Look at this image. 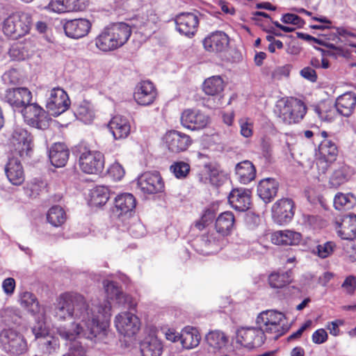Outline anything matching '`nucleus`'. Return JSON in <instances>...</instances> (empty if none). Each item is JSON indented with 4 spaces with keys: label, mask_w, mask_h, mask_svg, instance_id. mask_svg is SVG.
Returning a JSON list of instances; mask_svg holds the SVG:
<instances>
[{
    "label": "nucleus",
    "mask_w": 356,
    "mask_h": 356,
    "mask_svg": "<svg viewBox=\"0 0 356 356\" xmlns=\"http://www.w3.org/2000/svg\"><path fill=\"white\" fill-rule=\"evenodd\" d=\"M353 174V170L348 165L343 163H339L330 178L329 184L332 187L338 188L347 182Z\"/></svg>",
    "instance_id": "obj_32"
},
{
    "label": "nucleus",
    "mask_w": 356,
    "mask_h": 356,
    "mask_svg": "<svg viewBox=\"0 0 356 356\" xmlns=\"http://www.w3.org/2000/svg\"><path fill=\"white\" fill-rule=\"evenodd\" d=\"M300 75L311 82H316L317 81V74L316 71L310 67H305L300 70Z\"/></svg>",
    "instance_id": "obj_62"
},
{
    "label": "nucleus",
    "mask_w": 356,
    "mask_h": 356,
    "mask_svg": "<svg viewBox=\"0 0 356 356\" xmlns=\"http://www.w3.org/2000/svg\"><path fill=\"white\" fill-rule=\"evenodd\" d=\"M108 126L115 140L126 138L131 132L129 120L121 115L114 116Z\"/></svg>",
    "instance_id": "obj_23"
},
{
    "label": "nucleus",
    "mask_w": 356,
    "mask_h": 356,
    "mask_svg": "<svg viewBox=\"0 0 356 356\" xmlns=\"http://www.w3.org/2000/svg\"><path fill=\"white\" fill-rule=\"evenodd\" d=\"M225 83L220 76H213L207 79L202 85L203 91L206 95L215 96L220 95L224 90Z\"/></svg>",
    "instance_id": "obj_37"
},
{
    "label": "nucleus",
    "mask_w": 356,
    "mask_h": 356,
    "mask_svg": "<svg viewBox=\"0 0 356 356\" xmlns=\"http://www.w3.org/2000/svg\"><path fill=\"white\" fill-rule=\"evenodd\" d=\"M179 338L183 347L186 349L197 347L201 339L198 330L191 326H187L181 330Z\"/></svg>",
    "instance_id": "obj_34"
},
{
    "label": "nucleus",
    "mask_w": 356,
    "mask_h": 356,
    "mask_svg": "<svg viewBox=\"0 0 356 356\" xmlns=\"http://www.w3.org/2000/svg\"><path fill=\"white\" fill-rule=\"evenodd\" d=\"M281 20L284 24H291L293 25H296L298 27H302L305 24L304 20L300 17L292 13H286L283 15Z\"/></svg>",
    "instance_id": "obj_55"
},
{
    "label": "nucleus",
    "mask_w": 356,
    "mask_h": 356,
    "mask_svg": "<svg viewBox=\"0 0 356 356\" xmlns=\"http://www.w3.org/2000/svg\"><path fill=\"white\" fill-rule=\"evenodd\" d=\"M47 219L54 227H59L65 222L66 213L61 207L53 206L47 212Z\"/></svg>",
    "instance_id": "obj_43"
},
{
    "label": "nucleus",
    "mask_w": 356,
    "mask_h": 356,
    "mask_svg": "<svg viewBox=\"0 0 356 356\" xmlns=\"http://www.w3.org/2000/svg\"><path fill=\"white\" fill-rule=\"evenodd\" d=\"M235 170L237 179L243 184L250 183L256 176L255 167L252 163L248 160H245L237 163Z\"/></svg>",
    "instance_id": "obj_33"
},
{
    "label": "nucleus",
    "mask_w": 356,
    "mask_h": 356,
    "mask_svg": "<svg viewBox=\"0 0 356 356\" xmlns=\"http://www.w3.org/2000/svg\"><path fill=\"white\" fill-rule=\"evenodd\" d=\"M256 321L259 325H268L269 324L285 323L286 318L284 314L281 312L266 310L259 314Z\"/></svg>",
    "instance_id": "obj_36"
},
{
    "label": "nucleus",
    "mask_w": 356,
    "mask_h": 356,
    "mask_svg": "<svg viewBox=\"0 0 356 356\" xmlns=\"http://www.w3.org/2000/svg\"><path fill=\"white\" fill-rule=\"evenodd\" d=\"M334 104L339 115L349 117L356 106V94L353 92H346L337 97Z\"/></svg>",
    "instance_id": "obj_25"
},
{
    "label": "nucleus",
    "mask_w": 356,
    "mask_h": 356,
    "mask_svg": "<svg viewBox=\"0 0 356 356\" xmlns=\"http://www.w3.org/2000/svg\"><path fill=\"white\" fill-rule=\"evenodd\" d=\"M48 8L55 13H66L67 7L64 0H52L48 4Z\"/></svg>",
    "instance_id": "obj_59"
},
{
    "label": "nucleus",
    "mask_w": 356,
    "mask_h": 356,
    "mask_svg": "<svg viewBox=\"0 0 356 356\" xmlns=\"http://www.w3.org/2000/svg\"><path fill=\"white\" fill-rule=\"evenodd\" d=\"M108 174L115 180H120L125 174L123 167L119 163H114L108 169Z\"/></svg>",
    "instance_id": "obj_56"
},
{
    "label": "nucleus",
    "mask_w": 356,
    "mask_h": 356,
    "mask_svg": "<svg viewBox=\"0 0 356 356\" xmlns=\"http://www.w3.org/2000/svg\"><path fill=\"white\" fill-rule=\"evenodd\" d=\"M0 348L10 355H20L28 349L24 336L14 329H3L0 332Z\"/></svg>",
    "instance_id": "obj_5"
},
{
    "label": "nucleus",
    "mask_w": 356,
    "mask_h": 356,
    "mask_svg": "<svg viewBox=\"0 0 356 356\" xmlns=\"http://www.w3.org/2000/svg\"><path fill=\"white\" fill-rule=\"evenodd\" d=\"M306 110V106L301 100L290 98L279 101L275 112L284 123L291 124L299 122L304 118Z\"/></svg>",
    "instance_id": "obj_4"
},
{
    "label": "nucleus",
    "mask_w": 356,
    "mask_h": 356,
    "mask_svg": "<svg viewBox=\"0 0 356 356\" xmlns=\"http://www.w3.org/2000/svg\"><path fill=\"white\" fill-rule=\"evenodd\" d=\"M175 21L180 33L188 38L194 36L199 25V18L195 13H181L175 17Z\"/></svg>",
    "instance_id": "obj_14"
},
{
    "label": "nucleus",
    "mask_w": 356,
    "mask_h": 356,
    "mask_svg": "<svg viewBox=\"0 0 356 356\" xmlns=\"http://www.w3.org/2000/svg\"><path fill=\"white\" fill-rule=\"evenodd\" d=\"M279 187L278 182L273 178L261 180L257 186V194L265 203H268L276 196Z\"/></svg>",
    "instance_id": "obj_29"
},
{
    "label": "nucleus",
    "mask_w": 356,
    "mask_h": 356,
    "mask_svg": "<svg viewBox=\"0 0 356 356\" xmlns=\"http://www.w3.org/2000/svg\"><path fill=\"white\" fill-rule=\"evenodd\" d=\"M241 126V134L245 138L252 135V124L248 121V119H241L239 121Z\"/></svg>",
    "instance_id": "obj_60"
},
{
    "label": "nucleus",
    "mask_w": 356,
    "mask_h": 356,
    "mask_svg": "<svg viewBox=\"0 0 356 356\" xmlns=\"http://www.w3.org/2000/svg\"><path fill=\"white\" fill-rule=\"evenodd\" d=\"M312 341L316 344H321L327 339V333L324 329H318L312 334Z\"/></svg>",
    "instance_id": "obj_61"
},
{
    "label": "nucleus",
    "mask_w": 356,
    "mask_h": 356,
    "mask_svg": "<svg viewBox=\"0 0 356 356\" xmlns=\"http://www.w3.org/2000/svg\"><path fill=\"white\" fill-rule=\"evenodd\" d=\"M110 197V191L107 186H98L91 191V203L95 206L105 204Z\"/></svg>",
    "instance_id": "obj_44"
},
{
    "label": "nucleus",
    "mask_w": 356,
    "mask_h": 356,
    "mask_svg": "<svg viewBox=\"0 0 356 356\" xmlns=\"http://www.w3.org/2000/svg\"><path fill=\"white\" fill-rule=\"evenodd\" d=\"M315 112L322 120L325 122H332L336 118L337 113H338L335 104L332 106L325 104L316 107Z\"/></svg>",
    "instance_id": "obj_47"
},
{
    "label": "nucleus",
    "mask_w": 356,
    "mask_h": 356,
    "mask_svg": "<svg viewBox=\"0 0 356 356\" xmlns=\"http://www.w3.org/2000/svg\"><path fill=\"white\" fill-rule=\"evenodd\" d=\"M346 256L349 258L350 261H356V241L352 240L346 248Z\"/></svg>",
    "instance_id": "obj_64"
},
{
    "label": "nucleus",
    "mask_w": 356,
    "mask_h": 356,
    "mask_svg": "<svg viewBox=\"0 0 356 356\" xmlns=\"http://www.w3.org/2000/svg\"><path fill=\"white\" fill-rule=\"evenodd\" d=\"M264 332L273 334V338L277 339L283 335L289 330V327L286 323L269 324L268 325H263Z\"/></svg>",
    "instance_id": "obj_51"
},
{
    "label": "nucleus",
    "mask_w": 356,
    "mask_h": 356,
    "mask_svg": "<svg viewBox=\"0 0 356 356\" xmlns=\"http://www.w3.org/2000/svg\"><path fill=\"white\" fill-rule=\"evenodd\" d=\"M1 316L6 324L15 323L17 320V316L11 309H5L1 311Z\"/></svg>",
    "instance_id": "obj_58"
},
{
    "label": "nucleus",
    "mask_w": 356,
    "mask_h": 356,
    "mask_svg": "<svg viewBox=\"0 0 356 356\" xmlns=\"http://www.w3.org/2000/svg\"><path fill=\"white\" fill-rule=\"evenodd\" d=\"M31 25V15L26 12L17 11L5 19L3 31L13 40H17L29 33Z\"/></svg>",
    "instance_id": "obj_3"
},
{
    "label": "nucleus",
    "mask_w": 356,
    "mask_h": 356,
    "mask_svg": "<svg viewBox=\"0 0 356 356\" xmlns=\"http://www.w3.org/2000/svg\"><path fill=\"white\" fill-rule=\"evenodd\" d=\"M70 99L66 92L59 88H54L49 91L46 108L51 115L58 116L67 110Z\"/></svg>",
    "instance_id": "obj_10"
},
{
    "label": "nucleus",
    "mask_w": 356,
    "mask_h": 356,
    "mask_svg": "<svg viewBox=\"0 0 356 356\" xmlns=\"http://www.w3.org/2000/svg\"><path fill=\"white\" fill-rule=\"evenodd\" d=\"M273 243L278 245H296L302 240L300 233L286 229L273 232L270 237Z\"/></svg>",
    "instance_id": "obj_27"
},
{
    "label": "nucleus",
    "mask_w": 356,
    "mask_h": 356,
    "mask_svg": "<svg viewBox=\"0 0 356 356\" xmlns=\"http://www.w3.org/2000/svg\"><path fill=\"white\" fill-rule=\"evenodd\" d=\"M321 156L330 163L334 161L338 154V149L336 143L330 139H324L318 146Z\"/></svg>",
    "instance_id": "obj_40"
},
{
    "label": "nucleus",
    "mask_w": 356,
    "mask_h": 356,
    "mask_svg": "<svg viewBox=\"0 0 356 356\" xmlns=\"http://www.w3.org/2000/svg\"><path fill=\"white\" fill-rule=\"evenodd\" d=\"M170 170L177 178L184 179L188 175L191 167L188 163L177 161L170 165Z\"/></svg>",
    "instance_id": "obj_50"
},
{
    "label": "nucleus",
    "mask_w": 356,
    "mask_h": 356,
    "mask_svg": "<svg viewBox=\"0 0 356 356\" xmlns=\"http://www.w3.org/2000/svg\"><path fill=\"white\" fill-rule=\"evenodd\" d=\"M63 356H88L85 348L78 342H72L68 351Z\"/></svg>",
    "instance_id": "obj_54"
},
{
    "label": "nucleus",
    "mask_w": 356,
    "mask_h": 356,
    "mask_svg": "<svg viewBox=\"0 0 356 356\" xmlns=\"http://www.w3.org/2000/svg\"><path fill=\"white\" fill-rule=\"evenodd\" d=\"M76 113L79 119L86 123L90 122L94 117L92 111L83 106H80L77 108Z\"/></svg>",
    "instance_id": "obj_57"
},
{
    "label": "nucleus",
    "mask_w": 356,
    "mask_h": 356,
    "mask_svg": "<svg viewBox=\"0 0 356 356\" xmlns=\"http://www.w3.org/2000/svg\"><path fill=\"white\" fill-rule=\"evenodd\" d=\"M224 236L218 233L217 230L215 229L212 230H209L207 233L204 234L201 236L199 242L201 245L204 247H209L213 245L216 244L219 241L223 238Z\"/></svg>",
    "instance_id": "obj_49"
},
{
    "label": "nucleus",
    "mask_w": 356,
    "mask_h": 356,
    "mask_svg": "<svg viewBox=\"0 0 356 356\" xmlns=\"http://www.w3.org/2000/svg\"><path fill=\"white\" fill-rule=\"evenodd\" d=\"M21 112L25 122L30 126L44 130L49 127V118L46 111L38 104H27Z\"/></svg>",
    "instance_id": "obj_8"
},
{
    "label": "nucleus",
    "mask_w": 356,
    "mask_h": 356,
    "mask_svg": "<svg viewBox=\"0 0 356 356\" xmlns=\"http://www.w3.org/2000/svg\"><path fill=\"white\" fill-rule=\"evenodd\" d=\"M141 356H161L163 344L157 337L149 335L140 343Z\"/></svg>",
    "instance_id": "obj_30"
},
{
    "label": "nucleus",
    "mask_w": 356,
    "mask_h": 356,
    "mask_svg": "<svg viewBox=\"0 0 356 356\" xmlns=\"http://www.w3.org/2000/svg\"><path fill=\"white\" fill-rule=\"evenodd\" d=\"M6 175L10 182L16 186L24 181V172L20 161L17 158H9L5 167Z\"/></svg>",
    "instance_id": "obj_24"
},
{
    "label": "nucleus",
    "mask_w": 356,
    "mask_h": 356,
    "mask_svg": "<svg viewBox=\"0 0 356 356\" xmlns=\"http://www.w3.org/2000/svg\"><path fill=\"white\" fill-rule=\"evenodd\" d=\"M32 137L24 128L16 127L10 138L13 151L20 157L28 156L31 150Z\"/></svg>",
    "instance_id": "obj_11"
},
{
    "label": "nucleus",
    "mask_w": 356,
    "mask_h": 356,
    "mask_svg": "<svg viewBox=\"0 0 356 356\" xmlns=\"http://www.w3.org/2000/svg\"><path fill=\"white\" fill-rule=\"evenodd\" d=\"M292 272L288 270L284 273H273L268 276L270 286L274 289H282L292 282Z\"/></svg>",
    "instance_id": "obj_39"
},
{
    "label": "nucleus",
    "mask_w": 356,
    "mask_h": 356,
    "mask_svg": "<svg viewBox=\"0 0 356 356\" xmlns=\"http://www.w3.org/2000/svg\"><path fill=\"white\" fill-rule=\"evenodd\" d=\"M229 43V36L223 31L212 32L203 40L204 49L209 52L218 53L225 51Z\"/></svg>",
    "instance_id": "obj_18"
},
{
    "label": "nucleus",
    "mask_w": 356,
    "mask_h": 356,
    "mask_svg": "<svg viewBox=\"0 0 356 356\" xmlns=\"http://www.w3.org/2000/svg\"><path fill=\"white\" fill-rule=\"evenodd\" d=\"M67 12L82 11L88 5V0H64Z\"/></svg>",
    "instance_id": "obj_53"
},
{
    "label": "nucleus",
    "mask_w": 356,
    "mask_h": 356,
    "mask_svg": "<svg viewBox=\"0 0 356 356\" xmlns=\"http://www.w3.org/2000/svg\"><path fill=\"white\" fill-rule=\"evenodd\" d=\"M32 99V93L27 88H13L6 90L5 100L14 109L21 110Z\"/></svg>",
    "instance_id": "obj_17"
},
{
    "label": "nucleus",
    "mask_w": 356,
    "mask_h": 356,
    "mask_svg": "<svg viewBox=\"0 0 356 356\" xmlns=\"http://www.w3.org/2000/svg\"><path fill=\"white\" fill-rule=\"evenodd\" d=\"M266 340L262 325L256 327H241L236 330V341L248 349L261 347Z\"/></svg>",
    "instance_id": "obj_6"
},
{
    "label": "nucleus",
    "mask_w": 356,
    "mask_h": 356,
    "mask_svg": "<svg viewBox=\"0 0 356 356\" xmlns=\"http://www.w3.org/2000/svg\"><path fill=\"white\" fill-rule=\"evenodd\" d=\"M115 40L111 37V35L106 27L103 31L96 38L95 44L98 49L103 51H108L116 49L115 46Z\"/></svg>",
    "instance_id": "obj_42"
},
{
    "label": "nucleus",
    "mask_w": 356,
    "mask_h": 356,
    "mask_svg": "<svg viewBox=\"0 0 356 356\" xmlns=\"http://www.w3.org/2000/svg\"><path fill=\"white\" fill-rule=\"evenodd\" d=\"M90 28V22L83 18L67 20L63 24L65 35L74 39L81 38L87 35Z\"/></svg>",
    "instance_id": "obj_20"
},
{
    "label": "nucleus",
    "mask_w": 356,
    "mask_h": 356,
    "mask_svg": "<svg viewBox=\"0 0 356 356\" xmlns=\"http://www.w3.org/2000/svg\"><path fill=\"white\" fill-rule=\"evenodd\" d=\"M140 325L139 318L129 312L120 313L115 318V326L118 332L124 337L135 336L140 330Z\"/></svg>",
    "instance_id": "obj_9"
},
{
    "label": "nucleus",
    "mask_w": 356,
    "mask_h": 356,
    "mask_svg": "<svg viewBox=\"0 0 356 356\" xmlns=\"http://www.w3.org/2000/svg\"><path fill=\"white\" fill-rule=\"evenodd\" d=\"M54 316L60 321L74 316L81 320L75 324L72 331L64 327L58 328V334L66 340H74L76 336L82 335L95 343L103 341L108 334V321H100L95 307L86 302L83 296L78 293L66 292L56 300Z\"/></svg>",
    "instance_id": "obj_1"
},
{
    "label": "nucleus",
    "mask_w": 356,
    "mask_h": 356,
    "mask_svg": "<svg viewBox=\"0 0 356 356\" xmlns=\"http://www.w3.org/2000/svg\"><path fill=\"white\" fill-rule=\"evenodd\" d=\"M156 89L150 81L140 82L137 85L134 95L136 102L142 106L152 104L156 98Z\"/></svg>",
    "instance_id": "obj_19"
},
{
    "label": "nucleus",
    "mask_w": 356,
    "mask_h": 356,
    "mask_svg": "<svg viewBox=\"0 0 356 356\" xmlns=\"http://www.w3.org/2000/svg\"><path fill=\"white\" fill-rule=\"evenodd\" d=\"M209 118L198 110L186 109L181 116V123L191 130H197L204 128L209 123Z\"/></svg>",
    "instance_id": "obj_16"
},
{
    "label": "nucleus",
    "mask_w": 356,
    "mask_h": 356,
    "mask_svg": "<svg viewBox=\"0 0 356 356\" xmlns=\"http://www.w3.org/2000/svg\"><path fill=\"white\" fill-rule=\"evenodd\" d=\"M107 300L103 302L94 300L92 305L100 321L107 320L110 324L111 310L115 300V305L119 307L134 309L137 305V300L124 291H106Z\"/></svg>",
    "instance_id": "obj_2"
},
{
    "label": "nucleus",
    "mask_w": 356,
    "mask_h": 356,
    "mask_svg": "<svg viewBox=\"0 0 356 356\" xmlns=\"http://www.w3.org/2000/svg\"><path fill=\"white\" fill-rule=\"evenodd\" d=\"M47 183L40 178H34L29 182L25 188V193L30 197L35 198L44 190Z\"/></svg>",
    "instance_id": "obj_46"
},
{
    "label": "nucleus",
    "mask_w": 356,
    "mask_h": 356,
    "mask_svg": "<svg viewBox=\"0 0 356 356\" xmlns=\"http://www.w3.org/2000/svg\"><path fill=\"white\" fill-rule=\"evenodd\" d=\"M251 191L245 188H234L228 196L231 207L238 211H245L250 209Z\"/></svg>",
    "instance_id": "obj_21"
},
{
    "label": "nucleus",
    "mask_w": 356,
    "mask_h": 356,
    "mask_svg": "<svg viewBox=\"0 0 356 356\" xmlns=\"http://www.w3.org/2000/svg\"><path fill=\"white\" fill-rule=\"evenodd\" d=\"M339 236L343 240L352 241L356 238V215L349 213L346 215L339 223L337 230Z\"/></svg>",
    "instance_id": "obj_26"
},
{
    "label": "nucleus",
    "mask_w": 356,
    "mask_h": 356,
    "mask_svg": "<svg viewBox=\"0 0 356 356\" xmlns=\"http://www.w3.org/2000/svg\"><path fill=\"white\" fill-rule=\"evenodd\" d=\"M234 216L231 211L220 213L216 220L215 229L224 237L231 233L234 225Z\"/></svg>",
    "instance_id": "obj_35"
},
{
    "label": "nucleus",
    "mask_w": 356,
    "mask_h": 356,
    "mask_svg": "<svg viewBox=\"0 0 356 356\" xmlns=\"http://www.w3.org/2000/svg\"><path fill=\"white\" fill-rule=\"evenodd\" d=\"M19 301L20 305L33 315H35L42 310L40 307L38 299L35 295L30 291H26L20 293Z\"/></svg>",
    "instance_id": "obj_38"
},
{
    "label": "nucleus",
    "mask_w": 356,
    "mask_h": 356,
    "mask_svg": "<svg viewBox=\"0 0 356 356\" xmlns=\"http://www.w3.org/2000/svg\"><path fill=\"white\" fill-rule=\"evenodd\" d=\"M164 140L168 149L173 153L186 151L192 143L188 135L176 130L167 132Z\"/></svg>",
    "instance_id": "obj_15"
},
{
    "label": "nucleus",
    "mask_w": 356,
    "mask_h": 356,
    "mask_svg": "<svg viewBox=\"0 0 356 356\" xmlns=\"http://www.w3.org/2000/svg\"><path fill=\"white\" fill-rule=\"evenodd\" d=\"M36 323L32 327V332L35 335V339L38 341L40 338L49 336V328L46 325L45 314L44 309L40 313L35 315Z\"/></svg>",
    "instance_id": "obj_41"
},
{
    "label": "nucleus",
    "mask_w": 356,
    "mask_h": 356,
    "mask_svg": "<svg viewBox=\"0 0 356 356\" xmlns=\"http://www.w3.org/2000/svg\"><path fill=\"white\" fill-rule=\"evenodd\" d=\"M336 248V244L333 241H327L316 246L314 252L320 258L325 259L330 256Z\"/></svg>",
    "instance_id": "obj_52"
},
{
    "label": "nucleus",
    "mask_w": 356,
    "mask_h": 356,
    "mask_svg": "<svg viewBox=\"0 0 356 356\" xmlns=\"http://www.w3.org/2000/svg\"><path fill=\"white\" fill-rule=\"evenodd\" d=\"M80 169L86 174L97 175L104 168V156L98 151L85 150L79 159Z\"/></svg>",
    "instance_id": "obj_7"
},
{
    "label": "nucleus",
    "mask_w": 356,
    "mask_h": 356,
    "mask_svg": "<svg viewBox=\"0 0 356 356\" xmlns=\"http://www.w3.org/2000/svg\"><path fill=\"white\" fill-rule=\"evenodd\" d=\"M136 205L134 196L129 193L118 195L115 198L113 213L120 218L133 211Z\"/></svg>",
    "instance_id": "obj_22"
},
{
    "label": "nucleus",
    "mask_w": 356,
    "mask_h": 356,
    "mask_svg": "<svg viewBox=\"0 0 356 356\" xmlns=\"http://www.w3.org/2000/svg\"><path fill=\"white\" fill-rule=\"evenodd\" d=\"M354 204V197L352 195L339 193L334 199V206L337 210L350 209Z\"/></svg>",
    "instance_id": "obj_48"
},
{
    "label": "nucleus",
    "mask_w": 356,
    "mask_h": 356,
    "mask_svg": "<svg viewBox=\"0 0 356 356\" xmlns=\"http://www.w3.org/2000/svg\"><path fill=\"white\" fill-rule=\"evenodd\" d=\"M294 202L291 199L283 198L277 201L272 207L273 220L283 225L289 222L294 216Z\"/></svg>",
    "instance_id": "obj_13"
},
{
    "label": "nucleus",
    "mask_w": 356,
    "mask_h": 356,
    "mask_svg": "<svg viewBox=\"0 0 356 356\" xmlns=\"http://www.w3.org/2000/svg\"><path fill=\"white\" fill-rule=\"evenodd\" d=\"M138 186L142 192L147 194L161 193L164 189V183L157 171L143 174L138 179Z\"/></svg>",
    "instance_id": "obj_12"
},
{
    "label": "nucleus",
    "mask_w": 356,
    "mask_h": 356,
    "mask_svg": "<svg viewBox=\"0 0 356 356\" xmlns=\"http://www.w3.org/2000/svg\"><path fill=\"white\" fill-rule=\"evenodd\" d=\"M130 234L135 238H139L143 236L145 229L140 223H134L129 227V229Z\"/></svg>",
    "instance_id": "obj_63"
},
{
    "label": "nucleus",
    "mask_w": 356,
    "mask_h": 356,
    "mask_svg": "<svg viewBox=\"0 0 356 356\" xmlns=\"http://www.w3.org/2000/svg\"><path fill=\"white\" fill-rule=\"evenodd\" d=\"M206 340L209 346L216 350L222 348L228 342V339L225 334L218 330L210 332L206 336Z\"/></svg>",
    "instance_id": "obj_45"
},
{
    "label": "nucleus",
    "mask_w": 356,
    "mask_h": 356,
    "mask_svg": "<svg viewBox=\"0 0 356 356\" xmlns=\"http://www.w3.org/2000/svg\"><path fill=\"white\" fill-rule=\"evenodd\" d=\"M107 28L115 40L117 49L124 45L131 34V26L124 22L115 23Z\"/></svg>",
    "instance_id": "obj_28"
},
{
    "label": "nucleus",
    "mask_w": 356,
    "mask_h": 356,
    "mask_svg": "<svg viewBox=\"0 0 356 356\" xmlns=\"http://www.w3.org/2000/svg\"><path fill=\"white\" fill-rule=\"evenodd\" d=\"M70 155V151L63 143H55L49 150V160L51 163L56 167L65 166Z\"/></svg>",
    "instance_id": "obj_31"
}]
</instances>
